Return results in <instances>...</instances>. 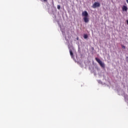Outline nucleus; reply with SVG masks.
Segmentation results:
<instances>
[{"label": "nucleus", "mask_w": 128, "mask_h": 128, "mask_svg": "<svg viewBox=\"0 0 128 128\" xmlns=\"http://www.w3.org/2000/svg\"><path fill=\"white\" fill-rule=\"evenodd\" d=\"M82 16H84V22H90V20L88 19V12L84 11L82 12Z\"/></svg>", "instance_id": "1"}, {"label": "nucleus", "mask_w": 128, "mask_h": 128, "mask_svg": "<svg viewBox=\"0 0 128 128\" xmlns=\"http://www.w3.org/2000/svg\"><path fill=\"white\" fill-rule=\"evenodd\" d=\"M95 60L97 62H98V64H100V66L101 68H106V64H104V63L102 62L100 60V58H96Z\"/></svg>", "instance_id": "2"}, {"label": "nucleus", "mask_w": 128, "mask_h": 128, "mask_svg": "<svg viewBox=\"0 0 128 128\" xmlns=\"http://www.w3.org/2000/svg\"><path fill=\"white\" fill-rule=\"evenodd\" d=\"M100 6V2H95L93 5L92 6V8H98Z\"/></svg>", "instance_id": "3"}, {"label": "nucleus", "mask_w": 128, "mask_h": 128, "mask_svg": "<svg viewBox=\"0 0 128 128\" xmlns=\"http://www.w3.org/2000/svg\"><path fill=\"white\" fill-rule=\"evenodd\" d=\"M122 10L123 12H127L128 11V7L126 6H124L122 8Z\"/></svg>", "instance_id": "4"}, {"label": "nucleus", "mask_w": 128, "mask_h": 128, "mask_svg": "<svg viewBox=\"0 0 128 128\" xmlns=\"http://www.w3.org/2000/svg\"><path fill=\"white\" fill-rule=\"evenodd\" d=\"M70 55L72 56V58L74 57V53H72V50H70Z\"/></svg>", "instance_id": "5"}, {"label": "nucleus", "mask_w": 128, "mask_h": 128, "mask_svg": "<svg viewBox=\"0 0 128 128\" xmlns=\"http://www.w3.org/2000/svg\"><path fill=\"white\" fill-rule=\"evenodd\" d=\"M84 38H85V39L88 38V34H84Z\"/></svg>", "instance_id": "6"}, {"label": "nucleus", "mask_w": 128, "mask_h": 128, "mask_svg": "<svg viewBox=\"0 0 128 128\" xmlns=\"http://www.w3.org/2000/svg\"><path fill=\"white\" fill-rule=\"evenodd\" d=\"M122 48H124V50H126V46H124V45H122Z\"/></svg>", "instance_id": "7"}, {"label": "nucleus", "mask_w": 128, "mask_h": 128, "mask_svg": "<svg viewBox=\"0 0 128 128\" xmlns=\"http://www.w3.org/2000/svg\"><path fill=\"white\" fill-rule=\"evenodd\" d=\"M57 8H58V10H60V5H58L57 6Z\"/></svg>", "instance_id": "8"}, {"label": "nucleus", "mask_w": 128, "mask_h": 128, "mask_svg": "<svg viewBox=\"0 0 128 128\" xmlns=\"http://www.w3.org/2000/svg\"><path fill=\"white\" fill-rule=\"evenodd\" d=\"M44 2H47L48 0H43Z\"/></svg>", "instance_id": "9"}, {"label": "nucleus", "mask_w": 128, "mask_h": 128, "mask_svg": "<svg viewBox=\"0 0 128 128\" xmlns=\"http://www.w3.org/2000/svg\"><path fill=\"white\" fill-rule=\"evenodd\" d=\"M127 24H128V20H126Z\"/></svg>", "instance_id": "10"}, {"label": "nucleus", "mask_w": 128, "mask_h": 128, "mask_svg": "<svg viewBox=\"0 0 128 128\" xmlns=\"http://www.w3.org/2000/svg\"><path fill=\"white\" fill-rule=\"evenodd\" d=\"M77 40H78V38H77Z\"/></svg>", "instance_id": "11"}, {"label": "nucleus", "mask_w": 128, "mask_h": 128, "mask_svg": "<svg viewBox=\"0 0 128 128\" xmlns=\"http://www.w3.org/2000/svg\"><path fill=\"white\" fill-rule=\"evenodd\" d=\"M77 40H78V38H77Z\"/></svg>", "instance_id": "12"}]
</instances>
